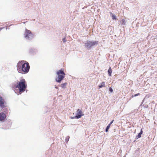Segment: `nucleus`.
Segmentation results:
<instances>
[{"mask_svg":"<svg viewBox=\"0 0 157 157\" xmlns=\"http://www.w3.org/2000/svg\"><path fill=\"white\" fill-rule=\"evenodd\" d=\"M69 138V137H67V138H66L65 139V141L66 142H67L68 141Z\"/></svg>","mask_w":157,"mask_h":157,"instance_id":"16","label":"nucleus"},{"mask_svg":"<svg viewBox=\"0 0 157 157\" xmlns=\"http://www.w3.org/2000/svg\"><path fill=\"white\" fill-rule=\"evenodd\" d=\"M120 23L122 25H124L126 24V21L124 19H122L120 21Z\"/></svg>","mask_w":157,"mask_h":157,"instance_id":"12","label":"nucleus"},{"mask_svg":"<svg viewBox=\"0 0 157 157\" xmlns=\"http://www.w3.org/2000/svg\"><path fill=\"white\" fill-rule=\"evenodd\" d=\"M143 133V131L142 129H141L140 132L138 133V135H137L136 137V139H138L140 138L141 136V135Z\"/></svg>","mask_w":157,"mask_h":157,"instance_id":"9","label":"nucleus"},{"mask_svg":"<svg viewBox=\"0 0 157 157\" xmlns=\"http://www.w3.org/2000/svg\"><path fill=\"white\" fill-rule=\"evenodd\" d=\"M113 120L108 125H109V126H110L111 124H112V123L113 122Z\"/></svg>","mask_w":157,"mask_h":157,"instance_id":"20","label":"nucleus"},{"mask_svg":"<svg viewBox=\"0 0 157 157\" xmlns=\"http://www.w3.org/2000/svg\"><path fill=\"white\" fill-rule=\"evenodd\" d=\"M140 95V94L139 93H138V94H135L134 95V97H136V96H137L138 95Z\"/></svg>","mask_w":157,"mask_h":157,"instance_id":"19","label":"nucleus"},{"mask_svg":"<svg viewBox=\"0 0 157 157\" xmlns=\"http://www.w3.org/2000/svg\"><path fill=\"white\" fill-rule=\"evenodd\" d=\"M2 29H3V28H0V30H1Z\"/></svg>","mask_w":157,"mask_h":157,"instance_id":"23","label":"nucleus"},{"mask_svg":"<svg viewBox=\"0 0 157 157\" xmlns=\"http://www.w3.org/2000/svg\"><path fill=\"white\" fill-rule=\"evenodd\" d=\"M105 82H102L100 84L99 86V88H101L102 87H105Z\"/></svg>","mask_w":157,"mask_h":157,"instance_id":"10","label":"nucleus"},{"mask_svg":"<svg viewBox=\"0 0 157 157\" xmlns=\"http://www.w3.org/2000/svg\"><path fill=\"white\" fill-rule=\"evenodd\" d=\"M110 14L111 16L112 17V18L113 19H116V15L115 14L112 13L111 12L110 13Z\"/></svg>","mask_w":157,"mask_h":157,"instance_id":"13","label":"nucleus"},{"mask_svg":"<svg viewBox=\"0 0 157 157\" xmlns=\"http://www.w3.org/2000/svg\"><path fill=\"white\" fill-rule=\"evenodd\" d=\"M98 44V42L96 41H87L85 44V46L86 48L90 49L92 47L97 45Z\"/></svg>","mask_w":157,"mask_h":157,"instance_id":"5","label":"nucleus"},{"mask_svg":"<svg viewBox=\"0 0 157 157\" xmlns=\"http://www.w3.org/2000/svg\"><path fill=\"white\" fill-rule=\"evenodd\" d=\"M12 87L14 89L18 88L21 94L24 92L27 87L26 82L24 79H21L19 81L14 82L12 85Z\"/></svg>","mask_w":157,"mask_h":157,"instance_id":"2","label":"nucleus"},{"mask_svg":"<svg viewBox=\"0 0 157 157\" xmlns=\"http://www.w3.org/2000/svg\"><path fill=\"white\" fill-rule=\"evenodd\" d=\"M66 84H67V83H64L63 84H61V87L63 88H65Z\"/></svg>","mask_w":157,"mask_h":157,"instance_id":"14","label":"nucleus"},{"mask_svg":"<svg viewBox=\"0 0 157 157\" xmlns=\"http://www.w3.org/2000/svg\"><path fill=\"white\" fill-rule=\"evenodd\" d=\"M63 43H65V42L66 41L65 38L63 39Z\"/></svg>","mask_w":157,"mask_h":157,"instance_id":"18","label":"nucleus"},{"mask_svg":"<svg viewBox=\"0 0 157 157\" xmlns=\"http://www.w3.org/2000/svg\"><path fill=\"white\" fill-rule=\"evenodd\" d=\"M108 74L109 76H110L111 75V73L112 72V70L111 69V68L110 67L108 71Z\"/></svg>","mask_w":157,"mask_h":157,"instance_id":"11","label":"nucleus"},{"mask_svg":"<svg viewBox=\"0 0 157 157\" xmlns=\"http://www.w3.org/2000/svg\"><path fill=\"white\" fill-rule=\"evenodd\" d=\"M5 114L3 113H0V121L4 120L6 118Z\"/></svg>","mask_w":157,"mask_h":157,"instance_id":"8","label":"nucleus"},{"mask_svg":"<svg viewBox=\"0 0 157 157\" xmlns=\"http://www.w3.org/2000/svg\"><path fill=\"white\" fill-rule=\"evenodd\" d=\"M109 90L111 93L113 92V90L111 87L109 88Z\"/></svg>","mask_w":157,"mask_h":157,"instance_id":"17","label":"nucleus"},{"mask_svg":"<svg viewBox=\"0 0 157 157\" xmlns=\"http://www.w3.org/2000/svg\"><path fill=\"white\" fill-rule=\"evenodd\" d=\"M56 74L58 77H56V80L57 82H60L64 78L65 74L62 69L59 70L57 72Z\"/></svg>","mask_w":157,"mask_h":157,"instance_id":"3","label":"nucleus"},{"mask_svg":"<svg viewBox=\"0 0 157 157\" xmlns=\"http://www.w3.org/2000/svg\"><path fill=\"white\" fill-rule=\"evenodd\" d=\"M110 126H109V125H108V126H107L106 129H105V132H107L108 131V130L109 128H110Z\"/></svg>","mask_w":157,"mask_h":157,"instance_id":"15","label":"nucleus"},{"mask_svg":"<svg viewBox=\"0 0 157 157\" xmlns=\"http://www.w3.org/2000/svg\"><path fill=\"white\" fill-rule=\"evenodd\" d=\"M75 118H76V117H75H75H71V119H75Z\"/></svg>","mask_w":157,"mask_h":157,"instance_id":"21","label":"nucleus"},{"mask_svg":"<svg viewBox=\"0 0 157 157\" xmlns=\"http://www.w3.org/2000/svg\"><path fill=\"white\" fill-rule=\"evenodd\" d=\"M55 88L57 89H58V87L56 85L55 86Z\"/></svg>","mask_w":157,"mask_h":157,"instance_id":"22","label":"nucleus"},{"mask_svg":"<svg viewBox=\"0 0 157 157\" xmlns=\"http://www.w3.org/2000/svg\"><path fill=\"white\" fill-rule=\"evenodd\" d=\"M24 38L27 40H32L34 37V35L29 30L26 29L23 34Z\"/></svg>","mask_w":157,"mask_h":157,"instance_id":"4","label":"nucleus"},{"mask_svg":"<svg viewBox=\"0 0 157 157\" xmlns=\"http://www.w3.org/2000/svg\"><path fill=\"white\" fill-rule=\"evenodd\" d=\"M17 70L19 73L26 74L28 72L30 66L28 63L25 61H19L17 65Z\"/></svg>","mask_w":157,"mask_h":157,"instance_id":"1","label":"nucleus"},{"mask_svg":"<svg viewBox=\"0 0 157 157\" xmlns=\"http://www.w3.org/2000/svg\"><path fill=\"white\" fill-rule=\"evenodd\" d=\"M82 111L79 109H78L77 110L76 113V115L75 116V117H76V118L79 119L80 118L81 116L83 115H82Z\"/></svg>","mask_w":157,"mask_h":157,"instance_id":"7","label":"nucleus"},{"mask_svg":"<svg viewBox=\"0 0 157 157\" xmlns=\"http://www.w3.org/2000/svg\"><path fill=\"white\" fill-rule=\"evenodd\" d=\"M5 103L4 99L0 96V107L2 109L4 108L5 107Z\"/></svg>","mask_w":157,"mask_h":157,"instance_id":"6","label":"nucleus"}]
</instances>
